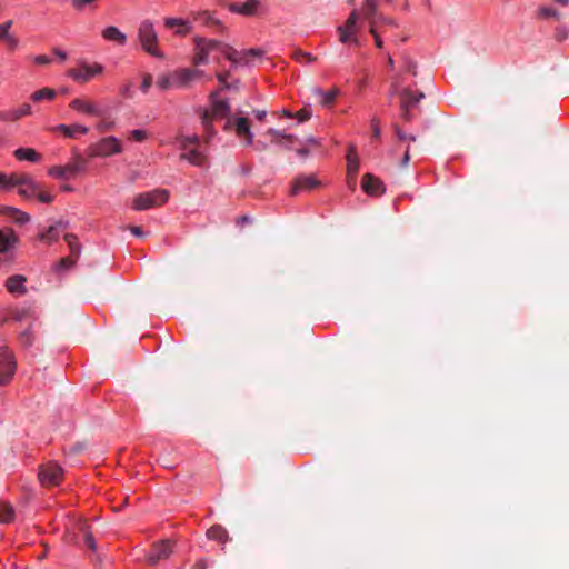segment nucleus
Listing matches in <instances>:
<instances>
[{"instance_id":"obj_36","label":"nucleus","mask_w":569,"mask_h":569,"mask_svg":"<svg viewBox=\"0 0 569 569\" xmlns=\"http://www.w3.org/2000/svg\"><path fill=\"white\" fill-rule=\"evenodd\" d=\"M31 112V106L29 103H23L20 108L10 112V118L12 120H19L22 117L30 116Z\"/></svg>"},{"instance_id":"obj_37","label":"nucleus","mask_w":569,"mask_h":569,"mask_svg":"<svg viewBox=\"0 0 569 569\" xmlns=\"http://www.w3.org/2000/svg\"><path fill=\"white\" fill-rule=\"evenodd\" d=\"M64 240L69 246V249L71 251V254L78 256L80 252V244L78 242V238L72 233H67L64 236Z\"/></svg>"},{"instance_id":"obj_62","label":"nucleus","mask_w":569,"mask_h":569,"mask_svg":"<svg viewBox=\"0 0 569 569\" xmlns=\"http://www.w3.org/2000/svg\"><path fill=\"white\" fill-rule=\"evenodd\" d=\"M347 184L351 190L357 187V174H347Z\"/></svg>"},{"instance_id":"obj_18","label":"nucleus","mask_w":569,"mask_h":569,"mask_svg":"<svg viewBox=\"0 0 569 569\" xmlns=\"http://www.w3.org/2000/svg\"><path fill=\"white\" fill-rule=\"evenodd\" d=\"M201 71L196 69H182L179 71H176L172 74V80L174 82L176 87L182 88L186 87L189 82L194 80L196 78L201 76Z\"/></svg>"},{"instance_id":"obj_30","label":"nucleus","mask_w":569,"mask_h":569,"mask_svg":"<svg viewBox=\"0 0 569 569\" xmlns=\"http://www.w3.org/2000/svg\"><path fill=\"white\" fill-rule=\"evenodd\" d=\"M57 97L56 90L51 88H42L31 93L30 99L33 102H41L44 100L51 101Z\"/></svg>"},{"instance_id":"obj_61","label":"nucleus","mask_w":569,"mask_h":569,"mask_svg":"<svg viewBox=\"0 0 569 569\" xmlns=\"http://www.w3.org/2000/svg\"><path fill=\"white\" fill-rule=\"evenodd\" d=\"M112 124H113V123H112V122H110V121L102 120V121H100V122L97 124V129H98L99 131H107V130H110V129H111Z\"/></svg>"},{"instance_id":"obj_39","label":"nucleus","mask_w":569,"mask_h":569,"mask_svg":"<svg viewBox=\"0 0 569 569\" xmlns=\"http://www.w3.org/2000/svg\"><path fill=\"white\" fill-rule=\"evenodd\" d=\"M268 11L266 3L260 0H251V17L252 16H264Z\"/></svg>"},{"instance_id":"obj_47","label":"nucleus","mask_w":569,"mask_h":569,"mask_svg":"<svg viewBox=\"0 0 569 569\" xmlns=\"http://www.w3.org/2000/svg\"><path fill=\"white\" fill-rule=\"evenodd\" d=\"M199 142H200V138L197 134L191 136V137H184L182 139L181 148H182V150H187V149L191 148L190 146L199 144Z\"/></svg>"},{"instance_id":"obj_46","label":"nucleus","mask_w":569,"mask_h":569,"mask_svg":"<svg viewBox=\"0 0 569 569\" xmlns=\"http://www.w3.org/2000/svg\"><path fill=\"white\" fill-rule=\"evenodd\" d=\"M157 84L161 89L167 90L170 87L174 86V82L172 80V76H161L158 78Z\"/></svg>"},{"instance_id":"obj_58","label":"nucleus","mask_w":569,"mask_h":569,"mask_svg":"<svg viewBox=\"0 0 569 569\" xmlns=\"http://www.w3.org/2000/svg\"><path fill=\"white\" fill-rule=\"evenodd\" d=\"M10 174L0 172V190L9 191Z\"/></svg>"},{"instance_id":"obj_43","label":"nucleus","mask_w":569,"mask_h":569,"mask_svg":"<svg viewBox=\"0 0 569 569\" xmlns=\"http://www.w3.org/2000/svg\"><path fill=\"white\" fill-rule=\"evenodd\" d=\"M401 77L400 76H396L392 81H391V84H390V90H389V98H393L397 94H400L401 96V92L402 90L400 89L401 87Z\"/></svg>"},{"instance_id":"obj_27","label":"nucleus","mask_w":569,"mask_h":569,"mask_svg":"<svg viewBox=\"0 0 569 569\" xmlns=\"http://www.w3.org/2000/svg\"><path fill=\"white\" fill-rule=\"evenodd\" d=\"M14 157L22 161L38 162L41 159V154L31 148H19L14 151Z\"/></svg>"},{"instance_id":"obj_48","label":"nucleus","mask_w":569,"mask_h":569,"mask_svg":"<svg viewBox=\"0 0 569 569\" xmlns=\"http://www.w3.org/2000/svg\"><path fill=\"white\" fill-rule=\"evenodd\" d=\"M370 126H371L372 138L380 139V137H381L380 120L377 117H373L371 119Z\"/></svg>"},{"instance_id":"obj_34","label":"nucleus","mask_w":569,"mask_h":569,"mask_svg":"<svg viewBox=\"0 0 569 569\" xmlns=\"http://www.w3.org/2000/svg\"><path fill=\"white\" fill-rule=\"evenodd\" d=\"M58 227L66 228L67 226L62 221H59L56 226H50L48 228V230L40 236V239L44 240V241H49V242L57 240L58 239V232H57Z\"/></svg>"},{"instance_id":"obj_12","label":"nucleus","mask_w":569,"mask_h":569,"mask_svg":"<svg viewBox=\"0 0 569 569\" xmlns=\"http://www.w3.org/2000/svg\"><path fill=\"white\" fill-rule=\"evenodd\" d=\"M219 52L230 61L231 67H244L248 63V54L249 52L247 50H237L236 48L220 42Z\"/></svg>"},{"instance_id":"obj_52","label":"nucleus","mask_w":569,"mask_h":569,"mask_svg":"<svg viewBox=\"0 0 569 569\" xmlns=\"http://www.w3.org/2000/svg\"><path fill=\"white\" fill-rule=\"evenodd\" d=\"M20 341L23 346L29 347L33 342V336L30 329H27L20 335Z\"/></svg>"},{"instance_id":"obj_5","label":"nucleus","mask_w":569,"mask_h":569,"mask_svg":"<svg viewBox=\"0 0 569 569\" xmlns=\"http://www.w3.org/2000/svg\"><path fill=\"white\" fill-rule=\"evenodd\" d=\"M169 198L164 189H156L149 192L139 193L134 197L132 208L137 211L147 210L163 204Z\"/></svg>"},{"instance_id":"obj_63","label":"nucleus","mask_w":569,"mask_h":569,"mask_svg":"<svg viewBox=\"0 0 569 569\" xmlns=\"http://www.w3.org/2000/svg\"><path fill=\"white\" fill-rule=\"evenodd\" d=\"M19 210L20 209L14 208V207H3L2 208V213L12 219V216L17 214L19 212Z\"/></svg>"},{"instance_id":"obj_4","label":"nucleus","mask_w":569,"mask_h":569,"mask_svg":"<svg viewBox=\"0 0 569 569\" xmlns=\"http://www.w3.org/2000/svg\"><path fill=\"white\" fill-rule=\"evenodd\" d=\"M362 17L361 9H353L349 13L346 22L337 28L341 43L359 44L358 31L360 30L359 20Z\"/></svg>"},{"instance_id":"obj_35","label":"nucleus","mask_w":569,"mask_h":569,"mask_svg":"<svg viewBox=\"0 0 569 569\" xmlns=\"http://www.w3.org/2000/svg\"><path fill=\"white\" fill-rule=\"evenodd\" d=\"M380 0H362L361 13L362 16H372L376 8H379Z\"/></svg>"},{"instance_id":"obj_53","label":"nucleus","mask_w":569,"mask_h":569,"mask_svg":"<svg viewBox=\"0 0 569 569\" xmlns=\"http://www.w3.org/2000/svg\"><path fill=\"white\" fill-rule=\"evenodd\" d=\"M30 315V311L29 309H21V310H16L12 312V319L14 321H22L24 319H27Z\"/></svg>"},{"instance_id":"obj_55","label":"nucleus","mask_w":569,"mask_h":569,"mask_svg":"<svg viewBox=\"0 0 569 569\" xmlns=\"http://www.w3.org/2000/svg\"><path fill=\"white\" fill-rule=\"evenodd\" d=\"M130 138L134 141H143L147 139V132L144 130L136 129L130 132Z\"/></svg>"},{"instance_id":"obj_20","label":"nucleus","mask_w":569,"mask_h":569,"mask_svg":"<svg viewBox=\"0 0 569 569\" xmlns=\"http://www.w3.org/2000/svg\"><path fill=\"white\" fill-rule=\"evenodd\" d=\"M69 107L76 111L90 114V116H101L100 109L91 101L76 98L70 103Z\"/></svg>"},{"instance_id":"obj_24","label":"nucleus","mask_w":569,"mask_h":569,"mask_svg":"<svg viewBox=\"0 0 569 569\" xmlns=\"http://www.w3.org/2000/svg\"><path fill=\"white\" fill-rule=\"evenodd\" d=\"M181 158L198 167H202L206 163V157L197 148L193 147L183 150Z\"/></svg>"},{"instance_id":"obj_15","label":"nucleus","mask_w":569,"mask_h":569,"mask_svg":"<svg viewBox=\"0 0 569 569\" xmlns=\"http://www.w3.org/2000/svg\"><path fill=\"white\" fill-rule=\"evenodd\" d=\"M361 187L367 194L373 197L383 194L386 190L382 181L371 173L362 177Z\"/></svg>"},{"instance_id":"obj_41","label":"nucleus","mask_w":569,"mask_h":569,"mask_svg":"<svg viewBox=\"0 0 569 569\" xmlns=\"http://www.w3.org/2000/svg\"><path fill=\"white\" fill-rule=\"evenodd\" d=\"M228 9L234 13L249 16V0H246L242 4L229 3Z\"/></svg>"},{"instance_id":"obj_60","label":"nucleus","mask_w":569,"mask_h":569,"mask_svg":"<svg viewBox=\"0 0 569 569\" xmlns=\"http://www.w3.org/2000/svg\"><path fill=\"white\" fill-rule=\"evenodd\" d=\"M417 64L411 59H406V71L416 74Z\"/></svg>"},{"instance_id":"obj_49","label":"nucleus","mask_w":569,"mask_h":569,"mask_svg":"<svg viewBox=\"0 0 569 569\" xmlns=\"http://www.w3.org/2000/svg\"><path fill=\"white\" fill-rule=\"evenodd\" d=\"M30 219H31L30 216L27 212L21 211V210H19V212L17 214L12 216V220L14 222H17L18 224H24V223L29 222Z\"/></svg>"},{"instance_id":"obj_32","label":"nucleus","mask_w":569,"mask_h":569,"mask_svg":"<svg viewBox=\"0 0 569 569\" xmlns=\"http://www.w3.org/2000/svg\"><path fill=\"white\" fill-rule=\"evenodd\" d=\"M207 536L209 539L217 540L220 542H226L228 540L227 530L219 525L212 526L211 528H209L207 531Z\"/></svg>"},{"instance_id":"obj_44","label":"nucleus","mask_w":569,"mask_h":569,"mask_svg":"<svg viewBox=\"0 0 569 569\" xmlns=\"http://www.w3.org/2000/svg\"><path fill=\"white\" fill-rule=\"evenodd\" d=\"M164 26L168 29H172L174 27H186L187 26V21L183 20V19H179V18H166L164 19Z\"/></svg>"},{"instance_id":"obj_7","label":"nucleus","mask_w":569,"mask_h":569,"mask_svg":"<svg viewBox=\"0 0 569 569\" xmlns=\"http://www.w3.org/2000/svg\"><path fill=\"white\" fill-rule=\"evenodd\" d=\"M38 477L43 487L59 486L63 479V470L58 463L49 461L39 468Z\"/></svg>"},{"instance_id":"obj_26","label":"nucleus","mask_w":569,"mask_h":569,"mask_svg":"<svg viewBox=\"0 0 569 569\" xmlns=\"http://www.w3.org/2000/svg\"><path fill=\"white\" fill-rule=\"evenodd\" d=\"M18 238L11 229H0V252H7Z\"/></svg>"},{"instance_id":"obj_45","label":"nucleus","mask_w":569,"mask_h":569,"mask_svg":"<svg viewBox=\"0 0 569 569\" xmlns=\"http://www.w3.org/2000/svg\"><path fill=\"white\" fill-rule=\"evenodd\" d=\"M12 24H13L12 20H8L0 24V40L1 41L6 40L11 34L10 29H11Z\"/></svg>"},{"instance_id":"obj_29","label":"nucleus","mask_w":569,"mask_h":569,"mask_svg":"<svg viewBox=\"0 0 569 569\" xmlns=\"http://www.w3.org/2000/svg\"><path fill=\"white\" fill-rule=\"evenodd\" d=\"M53 130L62 132L68 138H73L77 133H87L89 129L81 124H59Z\"/></svg>"},{"instance_id":"obj_28","label":"nucleus","mask_w":569,"mask_h":569,"mask_svg":"<svg viewBox=\"0 0 569 569\" xmlns=\"http://www.w3.org/2000/svg\"><path fill=\"white\" fill-rule=\"evenodd\" d=\"M16 512L11 503L0 501V523L8 525L14 520Z\"/></svg>"},{"instance_id":"obj_2","label":"nucleus","mask_w":569,"mask_h":569,"mask_svg":"<svg viewBox=\"0 0 569 569\" xmlns=\"http://www.w3.org/2000/svg\"><path fill=\"white\" fill-rule=\"evenodd\" d=\"M211 109L203 110L201 113V122L204 128V142L209 143L211 138L214 136V131L211 127L213 119L223 118L229 112V106L227 102L218 97V92L210 94Z\"/></svg>"},{"instance_id":"obj_19","label":"nucleus","mask_w":569,"mask_h":569,"mask_svg":"<svg viewBox=\"0 0 569 569\" xmlns=\"http://www.w3.org/2000/svg\"><path fill=\"white\" fill-rule=\"evenodd\" d=\"M362 19L367 21L368 24L371 23V21L377 26V29H381L382 27H390V28H397L398 23L397 21L391 18L382 14L379 11V8H376V12L372 16H362Z\"/></svg>"},{"instance_id":"obj_13","label":"nucleus","mask_w":569,"mask_h":569,"mask_svg":"<svg viewBox=\"0 0 569 569\" xmlns=\"http://www.w3.org/2000/svg\"><path fill=\"white\" fill-rule=\"evenodd\" d=\"M172 553V542L170 540H162L153 543L150 552L147 556V561L151 566L157 565L160 560H164Z\"/></svg>"},{"instance_id":"obj_8","label":"nucleus","mask_w":569,"mask_h":569,"mask_svg":"<svg viewBox=\"0 0 569 569\" xmlns=\"http://www.w3.org/2000/svg\"><path fill=\"white\" fill-rule=\"evenodd\" d=\"M87 161L81 156L77 154L73 161L67 163L66 166H56L48 170V173L52 177L59 179H68L71 176H74L79 172L86 170Z\"/></svg>"},{"instance_id":"obj_6","label":"nucleus","mask_w":569,"mask_h":569,"mask_svg":"<svg viewBox=\"0 0 569 569\" xmlns=\"http://www.w3.org/2000/svg\"><path fill=\"white\" fill-rule=\"evenodd\" d=\"M121 151V142L114 137H108L90 146L88 149V156L90 158L109 157L116 153H120Z\"/></svg>"},{"instance_id":"obj_14","label":"nucleus","mask_w":569,"mask_h":569,"mask_svg":"<svg viewBox=\"0 0 569 569\" xmlns=\"http://www.w3.org/2000/svg\"><path fill=\"white\" fill-rule=\"evenodd\" d=\"M320 182L313 176H298L292 181L290 194L297 196L302 191H310L317 188Z\"/></svg>"},{"instance_id":"obj_54","label":"nucleus","mask_w":569,"mask_h":569,"mask_svg":"<svg viewBox=\"0 0 569 569\" xmlns=\"http://www.w3.org/2000/svg\"><path fill=\"white\" fill-rule=\"evenodd\" d=\"M310 117H311V110L308 108H302L295 114V118H297L299 120V122H303V121L310 119Z\"/></svg>"},{"instance_id":"obj_64","label":"nucleus","mask_w":569,"mask_h":569,"mask_svg":"<svg viewBox=\"0 0 569 569\" xmlns=\"http://www.w3.org/2000/svg\"><path fill=\"white\" fill-rule=\"evenodd\" d=\"M33 61L38 64H49L51 62V59L47 56L41 54V56H36L33 58Z\"/></svg>"},{"instance_id":"obj_51","label":"nucleus","mask_w":569,"mask_h":569,"mask_svg":"<svg viewBox=\"0 0 569 569\" xmlns=\"http://www.w3.org/2000/svg\"><path fill=\"white\" fill-rule=\"evenodd\" d=\"M3 42L10 51H14L19 47V39L13 34H10Z\"/></svg>"},{"instance_id":"obj_22","label":"nucleus","mask_w":569,"mask_h":569,"mask_svg":"<svg viewBox=\"0 0 569 569\" xmlns=\"http://www.w3.org/2000/svg\"><path fill=\"white\" fill-rule=\"evenodd\" d=\"M26 277L21 274H14L7 279L6 287L11 293H26Z\"/></svg>"},{"instance_id":"obj_40","label":"nucleus","mask_w":569,"mask_h":569,"mask_svg":"<svg viewBox=\"0 0 569 569\" xmlns=\"http://www.w3.org/2000/svg\"><path fill=\"white\" fill-rule=\"evenodd\" d=\"M368 32L375 39L376 47L379 48V49H382L383 41H382V38H381V31H379V29H377V26L372 21H371L370 24H368Z\"/></svg>"},{"instance_id":"obj_50","label":"nucleus","mask_w":569,"mask_h":569,"mask_svg":"<svg viewBox=\"0 0 569 569\" xmlns=\"http://www.w3.org/2000/svg\"><path fill=\"white\" fill-rule=\"evenodd\" d=\"M539 16L542 18H558L559 17L558 12L555 9L549 8V7H541L539 9Z\"/></svg>"},{"instance_id":"obj_38","label":"nucleus","mask_w":569,"mask_h":569,"mask_svg":"<svg viewBox=\"0 0 569 569\" xmlns=\"http://www.w3.org/2000/svg\"><path fill=\"white\" fill-rule=\"evenodd\" d=\"M80 530L84 533V543L87 548L94 552L97 550V543L91 532L87 530V526L84 523L80 525Z\"/></svg>"},{"instance_id":"obj_42","label":"nucleus","mask_w":569,"mask_h":569,"mask_svg":"<svg viewBox=\"0 0 569 569\" xmlns=\"http://www.w3.org/2000/svg\"><path fill=\"white\" fill-rule=\"evenodd\" d=\"M293 59H296L297 61L301 62V63H311L313 61H316V57L311 56L309 52H305V51H301V50H296L293 52Z\"/></svg>"},{"instance_id":"obj_9","label":"nucleus","mask_w":569,"mask_h":569,"mask_svg":"<svg viewBox=\"0 0 569 569\" xmlns=\"http://www.w3.org/2000/svg\"><path fill=\"white\" fill-rule=\"evenodd\" d=\"M17 362L7 346L0 348V385H7L16 373Z\"/></svg>"},{"instance_id":"obj_16","label":"nucleus","mask_w":569,"mask_h":569,"mask_svg":"<svg viewBox=\"0 0 569 569\" xmlns=\"http://www.w3.org/2000/svg\"><path fill=\"white\" fill-rule=\"evenodd\" d=\"M407 98H413L415 102H419L422 98H425V94L422 92L413 93L409 88L402 89L401 92V101H400V108H401V118L409 122L412 119V114L409 109V100Z\"/></svg>"},{"instance_id":"obj_23","label":"nucleus","mask_w":569,"mask_h":569,"mask_svg":"<svg viewBox=\"0 0 569 569\" xmlns=\"http://www.w3.org/2000/svg\"><path fill=\"white\" fill-rule=\"evenodd\" d=\"M193 19L196 21H200L208 27H220L222 28V23L219 19H217L213 12L210 11H200L192 13Z\"/></svg>"},{"instance_id":"obj_21","label":"nucleus","mask_w":569,"mask_h":569,"mask_svg":"<svg viewBox=\"0 0 569 569\" xmlns=\"http://www.w3.org/2000/svg\"><path fill=\"white\" fill-rule=\"evenodd\" d=\"M226 128H234L238 136H243L246 139H249V122L246 117L229 118Z\"/></svg>"},{"instance_id":"obj_10","label":"nucleus","mask_w":569,"mask_h":569,"mask_svg":"<svg viewBox=\"0 0 569 569\" xmlns=\"http://www.w3.org/2000/svg\"><path fill=\"white\" fill-rule=\"evenodd\" d=\"M103 72V66L100 63L88 64L87 62H81L78 68L70 69L68 74L74 81L79 83H86L91 78L99 76Z\"/></svg>"},{"instance_id":"obj_3","label":"nucleus","mask_w":569,"mask_h":569,"mask_svg":"<svg viewBox=\"0 0 569 569\" xmlns=\"http://www.w3.org/2000/svg\"><path fill=\"white\" fill-rule=\"evenodd\" d=\"M138 39L142 49L152 57L164 58L163 52L158 48V34L150 20H143L138 29Z\"/></svg>"},{"instance_id":"obj_11","label":"nucleus","mask_w":569,"mask_h":569,"mask_svg":"<svg viewBox=\"0 0 569 569\" xmlns=\"http://www.w3.org/2000/svg\"><path fill=\"white\" fill-rule=\"evenodd\" d=\"M196 53L193 57L194 64H204L208 62V54L212 51L219 52L220 41L208 40L204 38H194Z\"/></svg>"},{"instance_id":"obj_31","label":"nucleus","mask_w":569,"mask_h":569,"mask_svg":"<svg viewBox=\"0 0 569 569\" xmlns=\"http://www.w3.org/2000/svg\"><path fill=\"white\" fill-rule=\"evenodd\" d=\"M359 171V160L356 153V149L350 147L347 154V174H357Z\"/></svg>"},{"instance_id":"obj_59","label":"nucleus","mask_w":569,"mask_h":569,"mask_svg":"<svg viewBox=\"0 0 569 569\" xmlns=\"http://www.w3.org/2000/svg\"><path fill=\"white\" fill-rule=\"evenodd\" d=\"M151 84H152V77L150 74H146L143 77V80L141 83V90L143 92H147L149 90V88L151 87Z\"/></svg>"},{"instance_id":"obj_57","label":"nucleus","mask_w":569,"mask_h":569,"mask_svg":"<svg viewBox=\"0 0 569 569\" xmlns=\"http://www.w3.org/2000/svg\"><path fill=\"white\" fill-rule=\"evenodd\" d=\"M393 129H395V132L398 137V139L400 140H410V141H416V137L415 136H408L406 134L398 124H395L393 126Z\"/></svg>"},{"instance_id":"obj_17","label":"nucleus","mask_w":569,"mask_h":569,"mask_svg":"<svg viewBox=\"0 0 569 569\" xmlns=\"http://www.w3.org/2000/svg\"><path fill=\"white\" fill-rule=\"evenodd\" d=\"M266 137L270 138V142L274 143L284 149H291L293 143L296 142V137L292 134H286L281 131L269 129L266 133Z\"/></svg>"},{"instance_id":"obj_1","label":"nucleus","mask_w":569,"mask_h":569,"mask_svg":"<svg viewBox=\"0 0 569 569\" xmlns=\"http://www.w3.org/2000/svg\"><path fill=\"white\" fill-rule=\"evenodd\" d=\"M13 188H17L19 196L24 199L37 197L39 201L43 203H50L53 201V196L47 192L43 186L28 173H10L9 190Z\"/></svg>"},{"instance_id":"obj_25","label":"nucleus","mask_w":569,"mask_h":569,"mask_svg":"<svg viewBox=\"0 0 569 569\" xmlns=\"http://www.w3.org/2000/svg\"><path fill=\"white\" fill-rule=\"evenodd\" d=\"M102 37L108 41H114L119 44H124L127 37L117 27L110 26L102 31Z\"/></svg>"},{"instance_id":"obj_33","label":"nucleus","mask_w":569,"mask_h":569,"mask_svg":"<svg viewBox=\"0 0 569 569\" xmlns=\"http://www.w3.org/2000/svg\"><path fill=\"white\" fill-rule=\"evenodd\" d=\"M315 92L321 98V104L326 107H330L339 94V90L337 88H333L328 92H323L321 89H316Z\"/></svg>"},{"instance_id":"obj_56","label":"nucleus","mask_w":569,"mask_h":569,"mask_svg":"<svg viewBox=\"0 0 569 569\" xmlns=\"http://www.w3.org/2000/svg\"><path fill=\"white\" fill-rule=\"evenodd\" d=\"M263 53L264 52L261 49H251V51H250V54H251V66L256 64L257 62H262Z\"/></svg>"}]
</instances>
